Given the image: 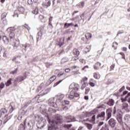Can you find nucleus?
<instances>
[{"instance_id":"1","label":"nucleus","mask_w":130,"mask_h":130,"mask_svg":"<svg viewBox=\"0 0 130 130\" xmlns=\"http://www.w3.org/2000/svg\"><path fill=\"white\" fill-rule=\"evenodd\" d=\"M121 96V100L122 102H123L124 101H127L128 103H130V92L125 90L123 92Z\"/></svg>"},{"instance_id":"2","label":"nucleus","mask_w":130,"mask_h":130,"mask_svg":"<svg viewBox=\"0 0 130 130\" xmlns=\"http://www.w3.org/2000/svg\"><path fill=\"white\" fill-rule=\"evenodd\" d=\"M99 111L98 109H94L93 110L90 111V112H84L81 116L80 118L82 119L83 118H85V117H87V116H91V115L93 114H96V113H98Z\"/></svg>"},{"instance_id":"3","label":"nucleus","mask_w":130,"mask_h":130,"mask_svg":"<svg viewBox=\"0 0 130 130\" xmlns=\"http://www.w3.org/2000/svg\"><path fill=\"white\" fill-rule=\"evenodd\" d=\"M76 92H77V91H76V88L73 89L71 91H70V92L68 96V98L70 100L75 99V98L77 97H79V94L78 93H76Z\"/></svg>"},{"instance_id":"4","label":"nucleus","mask_w":130,"mask_h":130,"mask_svg":"<svg viewBox=\"0 0 130 130\" xmlns=\"http://www.w3.org/2000/svg\"><path fill=\"white\" fill-rule=\"evenodd\" d=\"M46 123V121L43 118H42L37 124V126L38 128H42L45 126V124Z\"/></svg>"},{"instance_id":"5","label":"nucleus","mask_w":130,"mask_h":130,"mask_svg":"<svg viewBox=\"0 0 130 130\" xmlns=\"http://www.w3.org/2000/svg\"><path fill=\"white\" fill-rule=\"evenodd\" d=\"M57 77H58L59 78H61L62 79L61 80H59V81L55 83L54 87H55V86H57V85H58L59 84H60V83H61V82L63 81V79L67 78L68 76H67V74H66V73H59V74H58Z\"/></svg>"},{"instance_id":"6","label":"nucleus","mask_w":130,"mask_h":130,"mask_svg":"<svg viewBox=\"0 0 130 130\" xmlns=\"http://www.w3.org/2000/svg\"><path fill=\"white\" fill-rule=\"evenodd\" d=\"M49 123L50 125L49 126L48 130H57V123L56 122L54 121L50 122V121H49Z\"/></svg>"},{"instance_id":"7","label":"nucleus","mask_w":130,"mask_h":130,"mask_svg":"<svg viewBox=\"0 0 130 130\" xmlns=\"http://www.w3.org/2000/svg\"><path fill=\"white\" fill-rule=\"evenodd\" d=\"M26 77L25 75L22 76H19L15 78L14 80V84L15 85H17V84H19V83H21V82H22V81H24L25 79H26Z\"/></svg>"},{"instance_id":"8","label":"nucleus","mask_w":130,"mask_h":130,"mask_svg":"<svg viewBox=\"0 0 130 130\" xmlns=\"http://www.w3.org/2000/svg\"><path fill=\"white\" fill-rule=\"evenodd\" d=\"M18 10H16L14 12V14L13 15V17H17L18 18L19 17V14H18V12H20L21 14H23L24 12L25 11V9L23 7H18L17 8Z\"/></svg>"},{"instance_id":"9","label":"nucleus","mask_w":130,"mask_h":130,"mask_svg":"<svg viewBox=\"0 0 130 130\" xmlns=\"http://www.w3.org/2000/svg\"><path fill=\"white\" fill-rule=\"evenodd\" d=\"M106 113V116H107V118L106 119V121H107V120H108V119H109V118H110V117H111L112 115V109L109 108L107 109Z\"/></svg>"},{"instance_id":"10","label":"nucleus","mask_w":130,"mask_h":130,"mask_svg":"<svg viewBox=\"0 0 130 130\" xmlns=\"http://www.w3.org/2000/svg\"><path fill=\"white\" fill-rule=\"evenodd\" d=\"M11 45L13 47V49H17L20 45V40H16L13 43H11Z\"/></svg>"},{"instance_id":"11","label":"nucleus","mask_w":130,"mask_h":130,"mask_svg":"<svg viewBox=\"0 0 130 130\" xmlns=\"http://www.w3.org/2000/svg\"><path fill=\"white\" fill-rule=\"evenodd\" d=\"M105 119V112H102L100 114H98L96 116V119L99 120H104Z\"/></svg>"},{"instance_id":"12","label":"nucleus","mask_w":130,"mask_h":130,"mask_svg":"<svg viewBox=\"0 0 130 130\" xmlns=\"http://www.w3.org/2000/svg\"><path fill=\"white\" fill-rule=\"evenodd\" d=\"M55 98L57 103L61 102L63 98H64V95L63 94H58L55 96Z\"/></svg>"},{"instance_id":"13","label":"nucleus","mask_w":130,"mask_h":130,"mask_svg":"<svg viewBox=\"0 0 130 130\" xmlns=\"http://www.w3.org/2000/svg\"><path fill=\"white\" fill-rule=\"evenodd\" d=\"M69 88L73 90V89H75L76 91L79 90V84L76 83H73L69 86Z\"/></svg>"},{"instance_id":"14","label":"nucleus","mask_w":130,"mask_h":130,"mask_svg":"<svg viewBox=\"0 0 130 130\" xmlns=\"http://www.w3.org/2000/svg\"><path fill=\"white\" fill-rule=\"evenodd\" d=\"M116 119L120 124H123L122 122V115L119 113H117Z\"/></svg>"},{"instance_id":"15","label":"nucleus","mask_w":130,"mask_h":130,"mask_svg":"<svg viewBox=\"0 0 130 130\" xmlns=\"http://www.w3.org/2000/svg\"><path fill=\"white\" fill-rule=\"evenodd\" d=\"M48 104L52 107H56V103L54 102V98H51L49 100Z\"/></svg>"},{"instance_id":"16","label":"nucleus","mask_w":130,"mask_h":130,"mask_svg":"<svg viewBox=\"0 0 130 130\" xmlns=\"http://www.w3.org/2000/svg\"><path fill=\"white\" fill-rule=\"evenodd\" d=\"M108 124L111 127H114L115 126V124H116V122L114 119L111 118L108 121Z\"/></svg>"},{"instance_id":"17","label":"nucleus","mask_w":130,"mask_h":130,"mask_svg":"<svg viewBox=\"0 0 130 130\" xmlns=\"http://www.w3.org/2000/svg\"><path fill=\"white\" fill-rule=\"evenodd\" d=\"M51 4L50 0H45V1L43 3L42 6L44 7V8L47 9L48 7H50Z\"/></svg>"},{"instance_id":"18","label":"nucleus","mask_w":130,"mask_h":130,"mask_svg":"<svg viewBox=\"0 0 130 130\" xmlns=\"http://www.w3.org/2000/svg\"><path fill=\"white\" fill-rule=\"evenodd\" d=\"M122 109H123L125 111H128V104L126 103H123L122 105Z\"/></svg>"},{"instance_id":"19","label":"nucleus","mask_w":130,"mask_h":130,"mask_svg":"<svg viewBox=\"0 0 130 130\" xmlns=\"http://www.w3.org/2000/svg\"><path fill=\"white\" fill-rule=\"evenodd\" d=\"M20 58H21V56H17L16 57H14L12 59V61L15 62L16 63H20V61L18 60Z\"/></svg>"},{"instance_id":"20","label":"nucleus","mask_w":130,"mask_h":130,"mask_svg":"<svg viewBox=\"0 0 130 130\" xmlns=\"http://www.w3.org/2000/svg\"><path fill=\"white\" fill-rule=\"evenodd\" d=\"M51 88H48L45 90H43L40 93L41 95H45L50 92Z\"/></svg>"},{"instance_id":"21","label":"nucleus","mask_w":130,"mask_h":130,"mask_svg":"<svg viewBox=\"0 0 130 130\" xmlns=\"http://www.w3.org/2000/svg\"><path fill=\"white\" fill-rule=\"evenodd\" d=\"M99 67H101V63L98 62L93 66V69L95 71H98L99 70Z\"/></svg>"},{"instance_id":"22","label":"nucleus","mask_w":130,"mask_h":130,"mask_svg":"<svg viewBox=\"0 0 130 130\" xmlns=\"http://www.w3.org/2000/svg\"><path fill=\"white\" fill-rule=\"evenodd\" d=\"M124 120H125V122H130V115L126 114L124 116Z\"/></svg>"},{"instance_id":"23","label":"nucleus","mask_w":130,"mask_h":130,"mask_svg":"<svg viewBox=\"0 0 130 130\" xmlns=\"http://www.w3.org/2000/svg\"><path fill=\"white\" fill-rule=\"evenodd\" d=\"M73 53L74 55H76V56H79V55H80V51H79V50H78L77 49L75 48L73 50Z\"/></svg>"},{"instance_id":"24","label":"nucleus","mask_w":130,"mask_h":130,"mask_svg":"<svg viewBox=\"0 0 130 130\" xmlns=\"http://www.w3.org/2000/svg\"><path fill=\"white\" fill-rule=\"evenodd\" d=\"M107 104L109 106H113V105H114V100H113V99L109 100V101L107 103Z\"/></svg>"},{"instance_id":"25","label":"nucleus","mask_w":130,"mask_h":130,"mask_svg":"<svg viewBox=\"0 0 130 130\" xmlns=\"http://www.w3.org/2000/svg\"><path fill=\"white\" fill-rule=\"evenodd\" d=\"M12 118V116H9L8 115H5V116L4 118V123H6L7 122H8V120H9V119H11Z\"/></svg>"},{"instance_id":"26","label":"nucleus","mask_w":130,"mask_h":130,"mask_svg":"<svg viewBox=\"0 0 130 130\" xmlns=\"http://www.w3.org/2000/svg\"><path fill=\"white\" fill-rule=\"evenodd\" d=\"M12 81H13V79L10 78L5 83V85L6 86V87H9V86H11V85H12Z\"/></svg>"},{"instance_id":"27","label":"nucleus","mask_w":130,"mask_h":130,"mask_svg":"<svg viewBox=\"0 0 130 130\" xmlns=\"http://www.w3.org/2000/svg\"><path fill=\"white\" fill-rule=\"evenodd\" d=\"M64 38H61L60 39V41L59 42V46H60V47H61V46H62L64 44Z\"/></svg>"},{"instance_id":"28","label":"nucleus","mask_w":130,"mask_h":130,"mask_svg":"<svg viewBox=\"0 0 130 130\" xmlns=\"http://www.w3.org/2000/svg\"><path fill=\"white\" fill-rule=\"evenodd\" d=\"M41 37H42V30H40L38 33L37 41H38V40H41Z\"/></svg>"},{"instance_id":"29","label":"nucleus","mask_w":130,"mask_h":130,"mask_svg":"<svg viewBox=\"0 0 130 130\" xmlns=\"http://www.w3.org/2000/svg\"><path fill=\"white\" fill-rule=\"evenodd\" d=\"M55 79H56V76H53L49 79L48 82L50 83V84H51V83H52V82H53Z\"/></svg>"},{"instance_id":"30","label":"nucleus","mask_w":130,"mask_h":130,"mask_svg":"<svg viewBox=\"0 0 130 130\" xmlns=\"http://www.w3.org/2000/svg\"><path fill=\"white\" fill-rule=\"evenodd\" d=\"M3 40L4 43H6V44H8V43H9V39L6 36L3 37Z\"/></svg>"},{"instance_id":"31","label":"nucleus","mask_w":130,"mask_h":130,"mask_svg":"<svg viewBox=\"0 0 130 130\" xmlns=\"http://www.w3.org/2000/svg\"><path fill=\"white\" fill-rule=\"evenodd\" d=\"M7 31H9V32H14V31H16V27H9L8 29H7Z\"/></svg>"},{"instance_id":"32","label":"nucleus","mask_w":130,"mask_h":130,"mask_svg":"<svg viewBox=\"0 0 130 130\" xmlns=\"http://www.w3.org/2000/svg\"><path fill=\"white\" fill-rule=\"evenodd\" d=\"M67 119H70L71 121H76V118L73 116H69L67 117Z\"/></svg>"},{"instance_id":"33","label":"nucleus","mask_w":130,"mask_h":130,"mask_svg":"<svg viewBox=\"0 0 130 130\" xmlns=\"http://www.w3.org/2000/svg\"><path fill=\"white\" fill-rule=\"evenodd\" d=\"M93 78L96 80H98L99 79H100V75L97 73H93Z\"/></svg>"},{"instance_id":"34","label":"nucleus","mask_w":130,"mask_h":130,"mask_svg":"<svg viewBox=\"0 0 130 130\" xmlns=\"http://www.w3.org/2000/svg\"><path fill=\"white\" fill-rule=\"evenodd\" d=\"M9 38L10 39H14L15 33L14 32H10V33L9 34Z\"/></svg>"},{"instance_id":"35","label":"nucleus","mask_w":130,"mask_h":130,"mask_svg":"<svg viewBox=\"0 0 130 130\" xmlns=\"http://www.w3.org/2000/svg\"><path fill=\"white\" fill-rule=\"evenodd\" d=\"M91 38H92V35L91 34L87 33L85 35L86 39H87V40L91 39Z\"/></svg>"},{"instance_id":"36","label":"nucleus","mask_w":130,"mask_h":130,"mask_svg":"<svg viewBox=\"0 0 130 130\" xmlns=\"http://www.w3.org/2000/svg\"><path fill=\"white\" fill-rule=\"evenodd\" d=\"M70 26H74V23H66L64 25V28H69Z\"/></svg>"},{"instance_id":"37","label":"nucleus","mask_w":130,"mask_h":130,"mask_svg":"<svg viewBox=\"0 0 130 130\" xmlns=\"http://www.w3.org/2000/svg\"><path fill=\"white\" fill-rule=\"evenodd\" d=\"M9 108H10V110H9L10 113H12V112H13V111H14V110L16 109V108L14 107H13L12 105H11L9 106Z\"/></svg>"},{"instance_id":"38","label":"nucleus","mask_w":130,"mask_h":130,"mask_svg":"<svg viewBox=\"0 0 130 130\" xmlns=\"http://www.w3.org/2000/svg\"><path fill=\"white\" fill-rule=\"evenodd\" d=\"M61 109H62V110H63L64 111H67V110H69V108L68 107V106H67L66 105H62Z\"/></svg>"},{"instance_id":"39","label":"nucleus","mask_w":130,"mask_h":130,"mask_svg":"<svg viewBox=\"0 0 130 130\" xmlns=\"http://www.w3.org/2000/svg\"><path fill=\"white\" fill-rule=\"evenodd\" d=\"M1 54H3L4 57H7L8 56V51L7 50L4 49V51L1 53Z\"/></svg>"},{"instance_id":"40","label":"nucleus","mask_w":130,"mask_h":130,"mask_svg":"<svg viewBox=\"0 0 130 130\" xmlns=\"http://www.w3.org/2000/svg\"><path fill=\"white\" fill-rule=\"evenodd\" d=\"M7 15H8V13H6V12L3 13L1 16L2 20H4V19H6V17H7Z\"/></svg>"},{"instance_id":"41","label":"nucleus","mask_w":130,"mask_h":130,"mask_svg":"<svg viewBox=\"0 0 130 130\" xmlns=\"http://www.w3.org/2000/svg\"><path fill=\"white\" fill-rule=\"evenodd\" d=\"M48 111L50 112V113H55V112H56V111L53 109L52 108H49Z\"/></svg>"},{"instance_id":"42","label":"nucleus","mask_w":130,"mask_h":130,"mask_svg":"<svg viewBox=\"0 0 130 130\" xmlns=\"http://www.w3.org/2000/svg\"><path fill=\"white\" fill-rule=\"evenodd\" d=\"M32 14L34 15H38L39 13L38 8H36L34 10L32 11Z\"/></svg>"},{"instance_id":"43","label":"nucleus","mask_w":130,"mask_h":130,"mask_svg":"<svg viewBox=\"0 0 130 130\" xmlns=\"http://www.w3.org/2000/svg\"><path fill=\"white\" fill-rule=\"evenodd\" d=\"M24 47V50L25 51H27V49L30 47V44H25V45L23 46Z\"/></svg>"},{"instance_id":"44","label":"nucleus","mask_w":130,"mask_h":130,"mask_svg":"<svg viewBox=\"0 0 130 130\" xmlns=\"http://www.w3.org/2000/svg\"><path fill=\"white\" fill-rule=\"evenodd\" d=\"M43 88H44V83H42L41 85L38 87V92L42 89H43Z\"/></svg>"},{"instance_id":"45","label":"nucleus","mask_w":130,"mask_h":130,"mask_svg":"<svg viewBox=\"0 0 130 130\" xmlns=\"http://www.w3.org/2000/svg\"><path fill=\"white\" fill-rule=\"evenodd\" d=\"M85 6V3L81 2L79 4H78V7L81 8V9H83L84 7Z\"/></svg>"},{"instance_id":"46","label":"nucleus","mask_w":130,"mask_h":130,"mask_svg":"<svg viewBox=\"0 0 130 130\" xmlns=\"http://www.w3.org/2000/svg\"><path fill=\"white\" fill-rule=\"evenodd\" d=\"M85 125L87 127L88 129H92V124H89V123H86Z\"/></svg>"},{"instance_id":"47","label":"nucleus","mask_w":130,"mask_h":130,"mask_svg":"<svg viewBox=\"0 0 130 130\" xmlns=\"http://www.w3.org/2000/svg\"><path fill=\"white\" fill-rule=\"evenodd\" d=\"M67 61H69V58H63L61 60L62 63H64V62H67Z\"/></svg>"},{"instance_id":"48","label":"nucleus","mask_w":130,"mask_h":130,"mask_svg":"<svg viewBox=\"0 0 130 130\" xmlns=\"http://www.w3.org/2000/svg\"><path fill=\"white\" fill-rule=\"evenodd\" d=\"M17 72H18V68H16L15 70L10 72V74L11 75H16L17 74Z\"/></svg>"},{"instance_id":"49","label":"nucleus","mask_w":130,"mask_h":130,"mask_svg":"<svg viewBox=\"0 0 130 130\" xmlns=\"http://www.w3.org/2000/svg\"><path fill=\"white\" fill-rule=\"evenodd\" d=\"M0 112L1 113H2V114L4 115V114H5V113H7V110L6 109H2L0 110Z\"/></svg>"},{"instance_id":"50","label":"nucleus","mask_w":130,"mask_h":130,"mask_svg":"<svg viewBox=\"0 0 130 130\" xmlns=\"http://www.w3.org/2000/svg\"><path fill=\"white\" fill-rule=\"evenodd\" d=\"M64 127H67V128H68V129H69L70 128H71V127H72V126H73V125L72 124H65L64 125Z\"/></svg>"},{"instance_id":"51","label":"nucleus","mask_w":130,"mask_h":130,"mask_svg":"<svg viewBox=\"0 0 130 130\" xmlns=\"http://www.w3.org/2000/svg\"><path fill=\"white\" fill-rule=\"evenodd\" d=\"M63 53H64V51L63 50L59 51V52H58L57 56H60L61 54H63Z\"/></svg>"},{"instance_id":"52","label":"nucleus","mask_w":130,"mask_h":130,"mask_svg":"<svg viewBox=\"0 0 130 130\" xmlns=\"http://www.w3.org/2000/svg\"><path fill=\"white\" fill-rule=\"evenodd\" d=\"M88 80V78L86 77H84L82 78V79L81 80V84H83V83H85V82H86V81H87Z\"/></svg>"},{"instance_id":"53","label":"nucleus","mask_w":130,"mask_h":130,"mask_svg":"<svg viewBox=\"0 0 130 130\" xmlns=\"http://www.w3.org/2000/svg\"><path fill=\"white\" fill-rule=\"evenodd\" d=\"M18 130H25V126H24V125L21 124L19 126V129Z\"/></svg>"},{"instance_id":"54","label":"nucleus","mask_w":130,"mask_h":130,"mask_svg":"<svg viewBox=\"0 0 130 130\" xmlns=\"http://www.w3.org/2000/svg\"><path fill=\"white\" fill-rule=\"evenodd\" d=\"M39 18L40 20H41V22H44V16H43L42 15H40L39 16Z\"/></svg>"},{"instance_id":"55","label":"nucleus","mask_w":130,"mask_h":130,"mask_svg":"<svg viewBox=\"0 0 130 130\" xmlns=\"http://www.w3.org/2000/svg\"><path fill=\"white\" fill-rule=\"evenodd\" d=\"M96 119V116L95 115H93L91 117V121L92 122H95V120Z\"/></svg>"},{"instance_id":"56","label":"nucleus","mask_w":130,"mask_h":130,"mask_svg":"<svg viewBox=\"0 0 130 130\" xmlns=\"http://www.w3.org/2000/svg\"><path fill=\"white\" fill-rule=\"evenodd\" d=\"M86 88V83L83 82L82 83V85L81 86V90H84Z\"/></svg>"},{"instance_id":"57","label":"nucleus","mask_w":130,"mask_h":130,"mask_svg":"<svg viewBox=\"0 0 130 130\" xmlns=\"http://www.w3.org/2000/svg\"><path fill=\"white\" fill-rule=\"evenodd\" d=\"M89 91H90V88L86 87L85 89V94H88L89 93Z\"/></svg>"},{"instance_id":"58","label":"nucleus","mask_w":130,"mask_h":130,"mask_svg":"<svg viewBox=\"0 0 130 130\" xmlns=\"http://www.w3.org/2000/svg\"><path fill=\"white\" fill-rule=\"evenodd\" d=\"M4 88H5V83L2 82L0 84V89H4Z\"/></svg>"},{"instance_id":"59","label":"nucleus","mask_w":130,"mask_h":130,"mask_svg":"<svg viewBox=\"0 0 130 130\" xmlns=\"http://www.w3.org/2000/svg\"><path fill=\"white\" fill-rule=\"evenodd\" d=\"M23 26L25 28V29H27V30H30V27H29L28 25L24 24Z\"/></svg>"},{"instance_id":"60","label":"nucleus","mask_w":130,"mask_h":130,"mask_svg":"<svg viewBox=\"0 0 130 130\" xmlns=\"http://www.w3.org/2000/svg\"><path fill=\"white\" fill-rule=\"evenodd\" d=\"M3 20V23L4 25H7L8 22H7V19H2Z\"/></svg>"},{"instance_id":"61","label":"nucleus","mask_w":130,"mask_h":130,"mask_svg":"<svg viewBox=\"0 0 130 130\" xmlns=\"http://www.w3.org/2000/svg\"><path fill=\"white\" fill-rule=\"evenodd\" d=\"M120 54L122 55V58H123V59H125V55H124V53L121 52L120 53Z\"/></svg>"},{"instance_id":"62","label":"nucleus","mask_w":130,"mask_h":130,"mask_svg":"<svg viewBox=\"0 0 130 130\" xmlns=\"http://www.w3.org/2000/svg\"><path fill=\"white\" fill-rule=\"evenodd\" d=\"M115 67V64H113L110 67V71H113V69H114Z\"/></svg>"},{"instance_id":"63","label":"nucleus","mask_w":130,"mask_h":130,"mask_svg":"<svg viewBox=\"0 0 130 130\" xmlns=\"http://www.w3.org/2000/svg\"><path fill=\"white\" fill-rule=\"evenodd\" d=\"M104 122L103 121L100 122L98 125V126H101V125H103Z\"/></svg>"},{"instance_id":"64","label":"nucleus","mask_w":130,"mask_h":130,"mask_svg":"<svg viewBox=\"0 0 130 130\" xmlns=\"http://www.w3.org/2000/svg\"><path fill=\"white\" fill-rule=\"evenodd\" d=\"M72 73H73V75H78V74H79L78 71H73Z\"/></svg>"}]
</instances>
